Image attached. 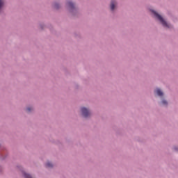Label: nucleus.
<instances>
[{
    "label": "nucleus",
    "instance_id": "obj_10",
    "mask_svg": "<svg viewBox=\"0 0 178 178\" xmlns=\"http://www.w3.org/2000/svg\"><path fill=\"white\" fill-rule=\"evenodd\" d=\"M162 104L163 105H168V102H166L165 100H163Z\"/></svg>",
    "mask_w": 178,
    "mask_h": 178
},
{
    "label": "nucleus",
    "instance_id": "obj_5",
    "mask_svg": "<svg viewBox=\"0 0 178 178\" xmlns=\"http://www.w3.org/2000/svg\"><path fill=\"white\" fill-rule=\"evenodd\" d=\"M67 6L70 9H73V8H74V4L73 3H72V2H68L67 3Z\"/></svg>",
    "mask_w": 178,
    "mask_h": 178
},
{
    "label": "nucleus",
    "instance_id": "obj_2",
    "mask_svg": "<svg viewBox=\"0 0 178 178\" xmlns=\"http://www.w3.org/2000/svg\"><path fill=\"white\" fill-rule=\"evenodd\" d=\"M81 112H82V115L84 118H88V116H90V115H91V113L90 112V111H88V109H87L86 108H82Z\"/></svg>",
    "mask_w": 178,
    "mask_h": 178
},
{
    "label": "nucleus",
    "instance_id": "obj_6",
    "mask_svg": "<svg viewBox=\"0 0 178 178\" xmlns=\"http://www.w3.org/2000/svg\"><path fill=\"white\" fill-rule=\"evenodd\" d=\"M4 3L3 0H0V12L2 10Z\"/></svg>",
    "mask_w": 178,
    "mask_h": 178
},
{
    "label": "nucleus",
    "instance_id": "obj_4",
    "mask_svg": "<svg viewBox=\"0 0 178 178\" xmlns=\"http://www.w3.org/2000/svg\"><path fill=\"white\" fill-rule=\"evenodd\" d=\"M115 6H116V1H112L111 3V10H115Z\"/></svg>",
    "mask_w": 178,
    "mask_h": 178
},
{
    "label": "nucleus",
    "instance_id": "obj_1",
    "mask_svg": "<svg viewBox=\"0 0 178 178\" xmlns=\"http://www.w3.org/2000/svg\"><path fill=\"white\" fill-rule=\"evenodd\" d=\"M152 12L154 15L155 17H156L159 20V22H161L162 25L164 27H167L168 29H169L170 27V25L169 24H168L167 22L165 21V19H163V17H162V16H161L159 14H158V13H156L154 10H152Z\"/></svg>",
    "mask_w": 178,
    "mask_h": 178
},
{
    "label": "nucleus",
    "instance_id": "obj_7",
    "mask_svg": "<svg viewBox=\"0 0 178 178\" xmlns=\"http://www.w3.org/2000/svg\"><path fill=\"white\" fill-rule=\"evenodd\" d=\"M53 165L51 164V162H47L46 163V168H52Z\"/></svg>",
    "mask_w": 178,
    "mask_h": 178
},
{
    "label": "nucleus",
    "instance_id": "obj_9",
    "mask_svg": "<svg viewBox=\"0 0 178 178\" xmlns=\"http://www.w3.org/2000/svg\"><path fill=\"white\" fill-rule=\"evenodd\" d=\"M26 111H27V112H31V111H33V108H31V107H28V108H26Z\"/></svg>",
    "mask_w": 178,
    "mask_h": 178
},
{
    "label": "nucleus",
    "instance_id": "obj_3",
    "mask_svg": "<svg viewBox=\"0 0 178 178\" xmlns=\"http://www.w3.org/2000/svg\"><path fill=\"white\" fill-rule=\"evenodd\" d=\"M154 92H156V94H157L159 97H162V95H163V92L159 88L156 89Z\"/></svg>",
    "mask_w": 178,
    "mask_h": 178
},
{
    "label": "nucleus",
    "instance_id": "obj_11",
    "mask_svg": "<svg viewBox=\"0 0 178 178\" xmlns=\"http://www.w3.org/2000/svg\"><path fill=\"white\" fill-rule=\"evenodd\" d=\"M56 6H57V4H56V6H56V8H58V7H57Z\"/></svg>",
    "mask_w": 178,
    "mask_h": 178
},
{
    "label": "nucleus",
    "instance_id": "obj_8",
    "mask_svg": "<svg viewBox=\"0 0 178 178\" xmlns=\"http://www.w3.org/2000/svg\"><path fill=\"white\" fill-rule=\"evenodd\" d=\"M24 176L25 178H32L31 176L26 172L24 173Z\"/></svg>",
    "mask_w": 178,
    "mask_h": 178
}]
</instances>
